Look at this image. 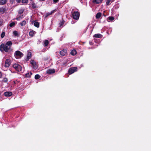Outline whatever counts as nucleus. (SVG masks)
<instances>
[{
	"label": "nucleus",
	"mask_w": 151,
	"mask_h": 151,
	"mask_svg": "<svg viewBox=\"0 0 151 151\" xmlns=\"http://www.w3.org/2000/svg\"><path fill=\"white\" fill-rule=\"evenodd\" d=\"M14 56L16 58H20L23 56V54L20 51L17 50L15 52Z\"/></svg>",
	"instance_id": "7ed1b4c3"
},
{
	"label": "nucleus",
	"mask_w": 151,
	"mask_h": 151,
	"mask_svg": "<svg viewBox=\"0 0 151 151\" xmlns=\"http://www.w3.org/2000/svg\"><path fill=\"white\" fill-rule=\"evenodd\" d=\"M111 1V0H106V4L107 5H110L111 3L110 2Z\"/></svg>",
	"instance_id": "bb28decb"
},
{
	"label": "nucleus",
	"mask_w": 151,
	"mask_h": 151,
	"mask_svg": "<svg viewBox=\"0 0 151 151\" xmlns=\"http://www.w3.org/2000/svg\"><path fill=\"white\" fill-rule=\"evenodd\" d=\"M28 0H22V3H27L28 2Z\"/></svg>",
	"instance_id": "72a5a7b5"
},
{
	"label": "nucleus",
	"mask_w": 151,
	"mask_h": 151,
	"mask_svg": "<svg viewBox=\"0 0 151 151\" xmlns=\"http://www.w3.org/2000/svg\"><path fill=\"white\" fill-rule=\"evenodd\" d=\"M64 21L63 20H62V21L59 23L60 27H61L64 24Z\"/></svg>",
	"instance_id": "cd10ccee"
},
{
	"label": "nucleus",
	"mask_w": 151,
	"mask_h": 151,
	"mask_svg": "<svg viewBox=\"0 0 151 151\" xmlns=\"http://www.w3.org/2000/svg\"><path fill=\"white\" fill-rule=\"evenodd\" d=\"M77 70V68L76 67H73L70 68L69 69L68 73L70 74H71L74 72H76Z\"/></svg>",
	"instance_id": "20e7f679"
},
{
	"label": "nucleus",
	"mask_w": 151,
	"mask_h": 151,
	"mask_svg": "<svg viewBox=\"0 0 151 151\" xmlns=\"http://www.w3.org/2000/svg\"><path fill=\"white\" fill-rule=\"evenodd\" d=\"M91 43H90V45H91Z\"/></svg>",
	"instance_id": "c03bdc74"
},
{
	"label": "nucleus",
	"mask_w": 151,
	"mask_h": 151,
	"mask_svg": "<svg viewBox=\"0 0 151 151\" xmlns=\"http://www.w3.org/2000/svg\"><path fill=\"white\" fill-rule=\"evenodd\" d=\"M92 2L93 3L98 4L102 2V0H93Z\"/></svg>",
	"instance_id": "2eb2a0df"
},
{
	"label": "nucleus",
	"mask_w": 151,
	"mask_h": 151,
	"mask_svg": "<svg viewBox=\"0 0 151 151\" xmlns=\"http://www.w3.org/2000/svg\"><path fill=\"white\" fill-rule=\"evenodd\" d=\"M3 81L5 83H6L8 81L7 78H4L3 79Z\"/></svg>",
	"instance_id": "f704fd0d"
},
{
	"label": "nucleus",
	"mask_w": 151,
	"mask_h": 151,
	"mask_svg": "<svg viewBox=\"0 0 151 151\" xmlns=\"http://www.w3.org/2000/svg\"><path fill=\"white\" fill-rule=\"evenodd\" d=\"M2 75L1 74V72H0V78L2 77Z\"/></svg>",
	"instance_id": "58836bf2"
},
{
	"label": "nucleus",
	"mask_w": 151,
	"mask_h": 151,
	"mask_svg": "<svg viewBox=\"0 0 151 151\" xmlns=\"http://www.w3.org/2000/svg\"><path fill=\"white\" fill-rule=\"evenodd\" d=\"M35 32L34 31L32 30L30 31L29 32V35L31 37H33L34 36V32Z\"/></svg>",
	"instance_id": "412c9836"
},
{
	"label": "nucleus",
	"mask_w": 151,
	"mask_h": 151,
	"mask_svg": "<svg viewBox=\"0 0 151 151\" xmlns=\"http://www.w3.org/2000/svg\"><path fill=\"white\" fill-rule=\"evenodd\" d=\"M6 9L5 8H0V12L4 13L6 11Z\"/></svg>",
	"instance_id": "aec40b11"
},
{
	"label": "nucleus",
	"mask_w": 151,
	"mask_h": 151,
	"mask_svg": "<svg viewBox=\"0 0 151 151\" xmlns=\"http://www.w3.org/2000/svg\"><path fill=\"white\" fill-rule=\"evenodd\" d=\"M5 33L4 32H2L1 35V38H3L4 37L5 35Z\"/></svg>",
	"instance_id": "c756f323"
},
{
	"label": "nucleus",
	"mask_w": 151,
	"mask_h": 151,
	"mask_svg": "<svg viewBox=\"0 0 151 151\" xmlns=\"http://www.w3.org/2000/svg\"><path fill=\"white\" fill-rule=\"evenodd\" d=\"M77 53L76 51L75 50H73L70 52V54L72 55H75Z\"/></svg>",
	"instance_id": "6ab92c4d"
},
{
	"label": "nucleus",
	"mask_w": 151,
	"mask_h": 151,
	"mask_svg": "<svg viewBox=\"0 0 151 151\" xmlns=\"http://www.w3.org/2000/svg\"><path fill=\"white\" fill-rule=\"evenodd\" d=\"M13 67L18 71H21L22 70V67L18 64H14L13 65Z\"/></svg>",
	"instance_id": "39448f33"
},
{
	"label": "nucleus",
	"mask_w": 151,
	"mask_h": 151,
	"mask_svg": "<svg viewBox=\"0 0 151 151\" xmlns=\"http://www.w3.org/2000/svg\"><path fill=\"white\" fill-rule=\"evenodd\" d=\"M4 95L5 96H10L12 95V93L11 91H6L4 93Z\"/></svg>",
	"instance_id": "9d476101"
},
{
	"label": "nucleus",
	"mask_w": 151,
	"mask_h": 151,
	"mask_svg": "<svg viewBox=\"0 0 151 151\" xmlns=\"http://www.w3.org/2000/svg\"><path fill=\"white\" fill-rule=\"evenodd\" d=\"M24 11V9H20L18 12V14H22Z\"/></svg>",
	"instance_id": "b1692460"
},
{
	"label": "nucleus",
	"mask_w": 151,
	"mask_h": 151,
	"mask_svg": "<svg viewBox=\"0 0 151 151\" xmlns=\"http://www.w3.org/2000/svg\"><path fill=\"white\" fill-rule=\"evenodd\" d=\"M59 1V0H53V1L55 3H57Z\"/></svg>",
	"instance_id": "c9c22d12"
},
{
	"label": "nucleus",
	"mask_w": 151,
	"mask_h": 151,
	"mask_svg": "<svg viewBox=\"0 0 151 151\" xmlns=\"http://www.w3.org/2000/svg\"><path fill=\"white\" fill-rule=\"evenodd\" d=\"M108 22H109V21H108Z\"/></svg>",
	"instance_id": "49530a36"
},
{
	"label": "nucleus",
	"mask_w": 151,
	"mask_h": 151,
	"mask_svg": "<svg viewBox=\"0 0 151 151\" xmlns=\"http://www.w3.org/2000/svg\"><path fill=\"white\" fill-rule=\"evenodd\" d=\"M22 18V17H21V16H20L19 17L16 18V19L17 20L19 21Z\"/></svg>",
	"instance_id": "473e14b6"
},
{
	"label": "nucleus",
	"mask_w": 151,
	"mask_h": 151,
	"mask_svg": "<svg viewBox=\"0 0 151 151\" xmlns=\"http://www.w3.org/2000/svg\"><path fill=\"white\" fill-rule=\"evenodd\" d=\"M13 34L15 36H18L19 35L18 32L17 31H14L13 32Z\"/></svg>",
	"instance_id": "c85d7f7f"
},
{
	"label": "nucleus",
	"mask_w": 151,
	"mask_h": 151,
	"mask_svg": "<svg viewBox=\"0 0 151 151\" xmlns=\"http://www.w3.org/2000/svg\"><path fill=\"white\" fill-rule=\"evenodd\" d=\"M40 77V76L38 74L36 75L35 76V78L36 79H39Z\"/></svg>",
	"instance_id": "7c9ffc66"
},
{
	"label": "nucleus",
	"mask_w": 151,
	"mask_h": 151,
	"mask_svg": "<svg viewBox=\"0 0 151 151\" xmlns=\"http://www.w3.org/2000/svg\"><path fill=\"white\" fill-rule=\"evenodd\" d=\"M1 93H0V97H1Z\"/></svg>",
	"instance_id": "37998d69"
},
{
	"label": "nucleus",
	"mask_w": 151,
	"mask_h": 151,
	"mask_svg": "<svg viewBox=\"0 0 151 151\" xmlns=\"http://www.w3.org/2000/svg\"><path fill=\"white\" fill-rule=\"evenodd\" d=\"M16 1L17 3H19L20 2L21 0H16Z\"/></svg>",
	"instance_id": "4c0bfd02"
},
{
	"label": "nucleus",
	"mask_w": 151,
	"mask_h": 151,
	"mask_svg": "<svg viewBox=\"0 0 151 151\" xmlns=\"http://www.w3.org/2000/svg\"><path fill=\"white\" fill-rule=\"evenodd\" d=\"M88 27H87L86 29L84 31V33H85L86 32V30H87V29H88Z\"/></svg>",
	"instance_id": "e433bc0d"
},
{
	"label": "nucleus",
	"mask_w": 151,
	"mask_h": 151,
	"mask_svg": "<svg viewBox=\"0 0 151 151\" xmlns=\"http://www.w3.org/2000/svg\"><path fill=\"white\" fill-rule=\"evenodd\" d=\"M102 37V35L100 34H95L93 36L94 37L96 38H101Z\"/></svg>",
	"instance_id": "9b49d317"
},
{
	"label": "nucleus",
	"mask_w": 151,
	"mask_h": 151,
	"mask_svg": "<svg viewBox=\"0 0 151 151\" xmlns=\"http://www.w3.org/2000/svg\"><path fill=\"white\" fill-rule=\"evenodd\" d=\"M56 10H53L50 13H47L46 14V15L45 16V18L47 17L48 16L52 14L53 13L55 12Z\"/></svg>",
	"instance_id": "4468645a"
},
{
	"label": "nucleus",
	"mask_w": 151,
	"mask_h": 151,
	"mask_svg": "<svg viewBox=\"0 0 151 151\" xmlns=\"http://www.w3.org/2000/svg\"><path fill=\"white\" fill-rule=\"evenodd\" d=\"M11 63V61L9 59H6L5 62L4 66L5 67L8 68L9 67Z\"/></svg>",
	"instance_id": "423d86ee"
},
{
	"label": "nucleus",
	"mask_w": 151,
	"mask_h": 151,
	"mask_svg": "<svg viewBox=\"0 0 151 151\" xmlns=\"http://www.w3.org/2000/svg\"><path fill=\"white\" fill-rule=\"evenodd\" d=\"M67 53V50L66 49H63L60 52V54L62 56L65 55Z\"/></svg>",
	"instance_id": "6e6552de"
},
{
	"label": "nucleus",
	"mask_w": 151,
	"mask_h": 151,
	"mask_svg": "<svg viewBox=\"0 0 151 151\" xmlns=\"http://www.w3.org/2000/svg\"><path fill=\"white\" fill-rule=\"evenodd\" d=\"M31 58V53L30 52H28V53L27 58L26 60V61H28L29 59Z\"/></svg>",
	"instance_id": "f8f14e48"
},
{
	"label": "nucleus",
	"mask_w": 151,
	"mask_h": 151,
	"mask_svg": "<svg viewBox=\"0 0 151 151\" xmlns=\"http://www.w3.org/2000/svg\"><path fill=\"white\" fill-rule=\"evenodd\" d=\"M26 23V21L24 20H23L20 23V24L21 26H23L25 25Z\"/></svg>",
	"instance_id": "4be33fe9"
},
{
	"label": "nucleus",
	"mask_w": 151,
	"mask_h": 151,
	"mask_svg": "<svg viewBox=\"0 0 151 151\" xmlns=\"http://www.w3.org/2000/svg\"><path fill=\"white\" fill-rule=\"evenodd\" d=\"M91 43H90V45H91Z\"/></svg>",
	"instance_id": "a18cd8bd"
},
{
	"label": "nucleus",
	"mask_w": 151,
	"mask_h": 151,
	"mask_svg": "<svg viewBox=\"0 0 151 151\" xmlns=\"http://www.w3.org/2000/svg\"><path fill=\"white\" fill-rule=\"evenodd\" d=\"M31 4L32 7L33 9H36L38 7V6L36 5L34 2H32Z\"/></svg>",
	"instance_id": "ddd939ff"
},
{
	"label": "nucleus",
	"mask_w": 151,
	"mask_h": 151,
	"mask_svg": "<svg viewBox=\"0 0 151 151\" xmlns=\"http://www.w3.org/2000/svg\"><path fill=\"white\" fill-rule=\"evenodd\" d=\"M12 45V42L11 41L7 42L5 44L2 43L0 45V51L2 52L4 51L6 52H8L10 50Z\"/></svg>",
	"instance_id": "f257e3e1"
},
{
	"label": "nucleus",
	"mask_w": 151,
	"mask_h": 151,
	"mask_svg": "<svg viewBox=\"0 0 151 151\" xmlns=\"http://www.w3.org/2000/svg\"><path fill=\"white\" fill-rule=\"evenodd\" d=\"M114 0H111V2H113L114 1Z\"/></svg>",
	"instance_id": "79ce46f5"
},
{
	"label": "nucleus",
	"mask_w": 151,
	"mask_h": 151,
	"mask_svg": "<svg viewBox=\"0 0 151 151\" xmlns=\"http://www.w3.org/2000/svg\"><path fill=\"white\" fill-rule=\"evenodd\" d=\"M108 22H109V21H108Z\"/></svg>",
	"instance_id": "de8ad7c7"
},
{
	"label": "nucleus",
	"mask_w": 151,
	"mask_h": 151,
	"mask_svg": "<svg viewBox=\"0 0 151 151\" xmlns=\"http://www.w3.org/2000/svg\"><path fill=\"white\" fill-rule=\"evenodd\" d=\"M31 63L33 66V68L36 69L38 68V66L37 65L35 62L34 60H31Z\"/></svg>",
	"instance_id": "0eeeda50"
},
{
	"label": "nucleus",
	"mask_w": 151,
	"mask_h": 151,
	"mask_svg": "<svg viewBox=\"0 0 151 151\" xmlns=\"http://www.w3.org/2000/svg\"><path fill=\"white\" fill-rule=\"evenodd\" d=\"M45 46H47L49 44V41L47 40H45L44 42Z\"/></svg>",
	"instance_id": "393cba45"
},
{
	"label": "nucleus",
	"mask_w": 151,
	"mask_h": 151,
	"mask_svg": "<svg viewBox=\"0 0 151 151\" xmlns=\"http://www.w3.org/2000/svg\"><path fill=\"white\" fill-rule=\"evenodd\" d=\"M73 18L75 20L78 19L80 17V13L78 11H74L71 12Z\"/></svg>",
	"instance_id": "f03ea898"
},
{
	"label": "nucleus",
	"mask_w": 151,
	"mask_h": 151,
	"mask_svg": "<svg viewBox=\"0 0 151 151\" xmlns=\"http://www.w3.org/2000/svg\"><path fill=\"white\" fill-rule=\"evenodd\" d=\"M55 72V70L54 69H50L47 70L46 71V73L47 74H50L52 73H53Z\"/></svg>",
	"instance_id": "1a4fd4ad"
},
{
	"label": "nucleus",
	"mask_w": 151,
	"mask_h": 151,
	"mask_svg": "<svg viewBox=\"0 0 151 151\" xmlns=\"http://www.w3.org/2000/svg\"><path fill=\"white\" fill-rule=\"evenodd\" d=\"M40 1H45V0H39Z\"/></svg>",
	"instance_id": "a19ab883"
},
{
	"label": "nucleus",
	"mask_w": 151,
	"mask_h": 151,
	"mask_svg": "<svg viewBox=\"0 0 151 151\" xmlns=\"http://www.w3.org/2000/svg\"><path fill=\"white\" fill-rule=\"evenodd\" d=\"M33 22H34V26L36 27L37 28L39 27V26H40L39 23L38 22H36L34 21Z\"/></svg>",
	"instance_id": "a211bd4d"
},
{
	"label": "nucleus",
	"mask_w": 151,
	"mask_h": 151,
	"mask_svg": "<svg viewBox=\"0 0 151 151\" xmlns=\"http://www.w3.org/2000/svg\"><path fill=\"white\" fill-rule=\"evenodd\" d=\"M101 15V13L100 12L98 13L96 15V19H99L100 18Z\"/></svg>",
	"instance_id": "f3484780"
},
{
	"label": "nucleus",
	"mask_w": 151,
	"mask_h": 151,
	"mask_svg": "<svg viewBox=\"0 0 151 151\" xmlns=\"http://www.w3.org/2000/svg\"><path fill=\"white\" fill-rule=\"evenodd\" d=\"M15 23L14 22H12L9 24V26L11 27H12L14 26Z\"/></svg>",
	"instance_id": "2f4dec72"
},
{
	"label": "nucleus",
	"mask_w": 151,
	"mask_h": 151,
	"mask_svg": "<svg viewBox=\"0 0 151 151\" xmlns=\"http://www.w3.org/2000/svg\"><path fill=\"white\" fill-rule=\"evenodd\" d=\"M114 19V17H112V16H110V17H109L107 19V20H109L110 21H113Z\"/></svg>",
	"instance_id": "a878e982"
},
{
	"label": "nucleus",
	"mask_w": 151,
	"mask_h": 151,
	"mask_svg": "<svg viewBox=\"0 0 151 151\" xmlns=\"http://www.w3.org/2000/svg\"><path fill=\"white\" fill-rule=\"evenodd\" d=\"M7 0H0V5L5 4Z\"/></svg>",
	"instance_id": "dca6fc26"
},
{
	"label": "nucleus",
	"mask_w": 151,
	"mask_h": 151,
	"mask_svg": "<svg viewBox=\"0 0 151 151\" xmlns=\"http://www.w3.org/2000/svg\"><path fill=\"white\" fill-rule=\"evenodd\" d=\"M66 63H67V62H64V63H63V65H65V64H66Z\"/></svg>",
	"instance_id": "ea45409f"
},
{
	"label": "nucleus",
	"mask_w": 151,
	"mask_h": 151,
	"mask_svg": "<svg viewBox=\"0 0 151 151\" xmlns=\"http://www.w3.org/2000/svg\"><path fill=\"white\" fill-rule=\"evenodd\" d=\"M32 74V73L31 72L25 74V77L28 78L30 77Z\"/></svg>",
	"instance_id": "5701e85b"
}]
</instances>
